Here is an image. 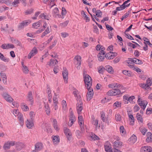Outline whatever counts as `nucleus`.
Masks as SVG:
<instances>
[{
  "mask_svg": "<svg viewBox=\"0 0 152 152\" xmlns=\"http://www.w3.org/2000/svg\"><path fill=\"white\" fill-rule=\"evenodd\" d=\"M77 110L78 116V123L80 126L81 131L83 132L84 131V121L83 117L80 115L81 113V111L83 109V104L82 99L81 96L79 95H77Z\"/></svg>",
  "mask_w": 152,
  "mask_h": 152,
  "instance_id": "nucleus-1",
  "label": "nucleus"
},
{
  "mask_svg": "<svg viewBox=\"0 0 152 152\" xmlns=\"http://www.w3.org/2000/svg\"><path fill=\"white\" fill-rule=\"evenodd\" d=\"M84 80L86 88H90L92 84V80L91 77L88 75H84Z\"/></svg>",
  "mask_w": 152,
  "mask_h": 152,
  "instance_id": "nucleus-2",
  "label": "nucleus"
},
{
  "mask_svg": "<svg viewBox=\"0 0 152 152\" xmlns=\"http://www.w3.org/2000/svg\"><path fill=\"white\" fill-rule=\"evenodd\" d=\"M122 93L120 89L116 88L110 90L107 93V95L108 96H111L119 95Z\"/></svg>",
  "mask_w": 152,
  "mask_h": 152,
  "instance_id": "nucleus-3",
  "label": "nucleus"
},
{
  "mask_svg": "<svg viewBox=\"0 0 152 152\" xmlns=\"http://www.w3.org/2000/svg\"><path fill=\"white\" fill-rule=\"evenodd\" d=\"M137 102L138 104L144 109L146 108L148 103L147 101L146 100H142L140 96H138Z\"/></svg>",
  "mask_w": 152,
  "mask_h": 152,
  "instance_id": "nucleus-4",
  "label": "nucleus"
},
{
  "mask_svg": "<svg viewBox=\"0 0 152 152\" xmlns=\"http://www.w3.org/2000/svg\"><path fill=\"white\" fill-rule=\"evenodd\" d=\"M88 90L87 94L86 95L87 100L90 101L93 97L94 93L93 88L91 87L90 88H86Z\"/></svg>",
  "mask_w": 152,
  "mask_h": 152,
  "instance_id": "nucleus-5",
  "label": "nucleus"
},
{
  "mask_svg": "<svg viewBox=\"0 0 152 152\" xmlns=\"http://www.w3.org/2000/svg\"><path fill=\"white\" fill-rule=\"evenodd\" d=\"M15 144V142L13 141H8L5 142L3 146L4 150H7L10 149V147L14 146Z\"/></svg>",
  "mask_w": 152,
  "mask_h": 152,
  "instance_id": "nucleus-6",
  "label": "nucleus"
},
{
  "mask_svg": "<svg viewBox=\"0 0 152 152\" xmlns=\"http://www.w3.org/2000/svg\"><path fill=\"white\" fill-rule=\"evenodd\" d=\"M64 131L67 139L68 140H70L72 137V134L70 130L67 128L64 127Z\"/></svg>",
  "mask_w": 152,
  "mask_h": 152,
  "instance_id": "nucleus-7",
  "label": "nucleus"
},
{
  "mask_svg": "<svg viewBox=\"0 0 152 152\" xmlns=\"http://www.w3.org/2000/svg\"><path fill=\"white\" fill-rule=\"evenodd\" d=\"M68 72L65 68H63L62 75L64 82L67 83L68 82Z\"/></svg>",
  "mask_w": 152,
  "mask_h": 152,
  "instance_id": "nucleus-8",
  "label": "nucleus"
},
{
  "mask_svg": "<svg viewBox=\"0 0 152 152\" xmlns=\"http://www.w3.org/2000/svg\"><path fill=\"white\" fill-rule=\"evenodd\" d=\"M152 148L149 146H142L140 149V152H152Z\"/></svg>",
  "mask_w": 152,
  "mask_h": 152,
  "instance_id": "nucleus-9",
  "label": "nucleus"
},
{
  "mask_svg": "<svg viewBox=\"0 0 152 152\" xmlns=\"http://www.w3.org/2000/svg\"><path fill=\"white\" fill-rule=\"evenodd\" d=\"M117 55V53H116L109 52L105 55V57L107 59H113Z\"/></svg>",
  "mask_w": 152,
  "mask_h": 152,
  "instance_id": "nucleus-10",
  "label": "nucleus"
},
{
  "mask_svg": "<svg viewBox=\"0 0 152 152\" xmlns=\"http://www.w3.org/2000/svg\"><path fill=\"white\" fill-rule=\"evenodd\" d=\"M104 148L106 152H113L112 149L111 145L108 141L106 142L105 143Z\"/></svg>",
  "mask_w": 152,
  "mask_h": 152,
  "instance_id": "nucleus-11",
  "label": "nucleus"
},
{
  "mask_svg": "<svg viewBox=\"0 0 152 152\" xmlns=\"http://www.w3.org/2000/svg\"><path fill=\"white\" fill-rule=\"evenodd\" d=\"M137 139V137L134 134H133L128 139V142L130 144H133L136 142Z\"/></svg>",
  "mask_w": 152,
  "mask_h": 152,
  "instance_id": "nucleus-12",
  "label": "nucleus"
},
{
  "mask_svg": "<svg viewBox=\"0 0 152 152\" xmlns=\"http://www.w3.org/2000/svg\"><path fill=\"white\" fill-rule=\"evenodd\" d=\"M57 63L58 61L56 60H54L53 59H51L50 62L48 63L46 66L47 67H48L49 66L53 67Z\"/></svg>",
  "mask_w": 152,
  "mask_h": 152,
  "instance_id": "nucleus-13",
  "label": "nucleus"
},
{
  "mask_svg": "<svg viewBox=\"0 0 152 152\" xmlns=\"http://www.w3.org/2000/svg\"><path fill=\"white\" fill-rule=\"evenodd\" d=\"M69 111H70V110ZM70 119L68 125L69 126H71L72 125L73 122L75 121V118L74 116L73 115L72 111H70Z\"/></svg>",
  "mask_w": 152,
  "mask_h": 152,
  "instance_id": "nucleus-14",
  "label": "nucleus"
},
{
  "mask_svg": "<svg viewBox=\"0 0 152 152\" xmlns=\"http://www.w3.org/2000/svg\"><path fill=\"white\" fill-rule=\"evenodd\" d=\"M53 126L54 129L56 131H58L60 130L59 127L58 126V123L55 119H52Z\"/></svg>",
  "mask_w": 152,
  "mask_h": 152,
  "instance_id": "nucleus-15",
  "label": "nucleus"
},
{
  "mask_svg": "<svg viewBox=\"0 0 152 152\" xmlns=\"http://www.w3.org/2000/svg\"><path fill=\"white\" fill-rule=\"evenodd\" d=\"M52 139L53 144L54 145H56L58 144L60 141V138L58 135L54 136H52Z\"/></svg>",
  "mask_w": 152,
  "mask_h": 152,
  "instance_id": "nucleus-16",
  "label": "nucleus"
},
{
  "mask_svg": "<svg viewBox=\"0 0 152 152\" xmlns=\"http://www.w3.org/2000/svg\"><path fill=\"white\" fill-rule=\"evenodd\" d=\"M37 52V50L36 48L34 47L31 51L28 56V58H31L33 56L35 55Z\"/></svg>",
  "mask_w": 152,
  "mask_h": 152,
  "instance_id": "nucleus-17",
  "label": "nucleus"
},
{
  "mask_svg": "<svg viewBox=\"0 0 152 152\" xmlns=\"http://www.w3.org/2000/svg\"><path fill=\"white\" fill-rule=\"evenodd\" d=\"M31 21L29 20H26L23 21L21 23L19 26V28L20 29H22L24 27L27 26L30 24Z\"/></svg>",
  "mask_w": 152,
  "mask_h": 152,
  "instance_id": "nucleus-18",
  "label": "nucleus"
},
{
  "mask_svg": "<svg viewBox=\"0 0 152 152\" xmlns=\"http://www.w3.org/2000/svg\"><path fill=\"white\" fill-rule=\"evenodd\" d=\"M104 51H100L98 55V58L99 61H102L104 59L105 56Z\"/></svg>",
  "mask_w": 152,
  "mask_h": 152,
  "instance_id": "nucleus-19",
  "label": "nucleus"
},
{
  "mask_svg": "<svg viewBox=\"0 0 152 152\" xmlns=\"http://www.w3.org/2000/svg\"><path fill=\"white\" fill-rule=\"evenodd\" d=\"M81 63V58L80 56H77V69H79L80 68Z\"/></svg>",
  "mask_w": 152,
  "mask_h": 152,
  "instance_id": "nucleus-20",
  "label": "nucleus"
},
{
  "mask_svg": "<svg viewBox=\"0 0 152 152\" xmlns=\"http://www.w3.org/2000/svg\"><path fill=\"white\" fill-rule=\"evenodd\" d=\"M27 99L28 101H29L31 102V104H33L34 100L32 94L31 92L29 91L27 95Z\"/></svg>",
  "mask_w": 152,
  "mask_h": 152,
  "instance_id": "nucleus-21",
  "label": "nucleus"
},
{
  "mask_svg": "<svg viewBox=\"0 0 152 152\" xmlns=\"http://www.w3.org/2000/svg\"><path fill=\"white\" fill-rule=\"evenodd\" d=\"M128 115L129 117V121H130V124L132 125H133L134 121V118L133 116L129 113H128Z\"/></svg>",
  "mask_w": 152,
  "mask_h": 152,
  "instance_id": "nucleus-22",
  "label": "nucleus"
},
{
  "mask_svg": "<svg viewBox=\"0 0 152 152\" xmlns=\"http://www.w3.org/2000/svg\"><path fill=\"white\" fill-rule=\"evenodd\" d=\"M139 85L141 87L146 90H151V88L147 85L146 83L145 84L144 83H141L139 84Z\"/></svg>",
  "mask_w": 152,
  "mask_h": 152,
  "instance_id": "nucleus-23",
  "label": "nucleus"
},
{
  "mask_svg": "<svg viewBox=\"0 0 152 152\" xmlns=\"http://www.w3.org/2000/svg\"><path fill=\"white\" fill-rule=\"evenodd\" d=\"M123 145V143L119 140H116L114 142L113 145L114 148H119Z\"/></svg>",
  "mask_w": 152,
  "mask_h": 152,
  "instance_id": "nucleus-24",
  "label": "nucleus"
},
{
  "mask_svg": "<svg viewBox=\"0 0 152 152\" xmlns=\"http://www.w3.org/2000/svg\"><path fill=\"white\" fill-rule=\"evenodd\" d=\"M26 126L29 129H31L34 126L33 121L28 119L26 122Z\"/></svg>",
  "mask_w": 152,
  "mask_h": 152,
  "instance_id": "nucleus-25",
  "label": "nucleus"
},
{
  "mask_svg": "<svg viewBox=\"0 0 152 152\" xmlns=\"http://www.w3.org/2000/svg\"><path fill=\"white\" fill-rule=\"evenodd\" d=\"M42 144L41 143H37L35 145V151H38L42 148Z\"/></svg>",
  "mask_w": 152,
  "mask_h": 152,
  "instance_id": "nucleus-26",
  "label": "nucleus"
},
{
  "mask_svg": "<svg viewBox=\"0 0 152 152\" xmlns=\"http://www.w3.org/2000/svg\"><path fill=\"white\" fill-rule=\"evenodd\" d=\"M3 96L4 98L8 102H11L13 100V99L7 94H4Z\"/></svg>",
  "mask_w": 152,
  "mask_h": 152,
  "instance_id": "nucleus-27",
  "label": "nucleus"
},
{
  "mask_svg": "<svg viewBox=\"0 0 152 152\" xmlns=\"http://www.w3.org/2000/svg\"><path fill=\"white\" fill-rule=\"evenodd\" d=\"M147 138L146 141L147 142H149L152 141V134L151 132H148L146 135Z\"/></svg>",
  "mask_w": 152,
  "mask_h": 152,
  "instance_id": "nucleus-28",
  "label": "nucleus"
},
{
  "mask_svg": "<svg viewBox=\"0 0 152 152\" xmlns=\"http://www.w3.org/2000/svg\"><path fill=\"white\" fill-rule=\"evenodd\" d=\"M51 31V28L50 27L48 26V27H47V28L45 30V31L43 32L42 35H41V37H44L47 34H49L50 33Z\"/></svg>",
  "mask_w": 152,
  "mask_h": 152,
  "instance_id": "nucleus-29",
  "label": "nucleus"
},
{
  "mask_svg": "<svg viewBox=\"0 0 152 152\" xmlns=\"http://www.w3.org/2000/svg\"><path fill=\"white\" fill-rule=\"evenodd\" d=\"M89 139L91 141L98 140L99 137L95 134H91L89 137Z\"/></svg>",
  "mask_w": 152,
  "mask_h": 152,
  "instance_id": "nucleus-30",
  "label": "nucleus"
},
{
  "mask_svg": "<svg viewBox=\"0 0 152 152\" xmlns=\"http://www.w3.org/2000/svg\"><path fill=\"white\" fill-rule=\"evenodd\" d=\"M120 132L122 136H124L126 133L123 126H121L120 127Z\"/></svg>",
  "mask_w": 152,
  "mask_h": 152,
  "instance_id": "nucleus-31",
  "label": "nucleus"
},
{
  "mask_svg": "<svg viewBox=\"0 0 152 152\" xmlns=\"http://www.w3.org/2000/svg\"><path fill=\"white\" fill-rule=\"evenodd\" d=\"M139 130L143 135H145L146 132L148 130L147 129L142 126L140 127Z\"/></svg>",
  "mask_w": 152,
  "mask_h": 152,
  "instance_id": "nucleus-32",
  "label": "nucleus"
},
{
  "mask_svg": "<svg viewBox=\"0 0 152 152\" xmlns=\"http://www.w3.org/2000/svg\"><path fill=\"white\" fill-rule=\"evenodd\" d=\"M91 121L92 124L95 126L96 129H97L98 127V120L97 119H95L94 118H92Z\"/></svg>",
  "mask_w": 152,
  "mask_h": 152,
  "instance_id": "nucleus-33",
  "label": "nucleus"
},
{
  "mask_svg": "<svg viewBox=\"0 0 152 152\" xmlns=\"http://www.w3.org/2000/svg\"><path fill=\"white\" fill-rule=\"evenodd\" d=\"M39 18H42L48 20L49 17L48 15H47L46 13H43L41 14L39 16Z\"/></svg>",
  "mask_w": 152,
  "mask_h": 152,
  "instance_id": "nucleus-34",
  "label": "nucleus"
},
{
  "mask_svg": "<svg viewBox=\"0 0 152 152\" xmlns=\"http://www.w3.org/2000/svg\"><path fill=\"white\" fill-rule=\"evenodd\" d=\"M131 61L137 64H143V62L142 61L135 58H132L131 60Z\"/></svg>",
  "mask_w": 152,
  "mask_h": 152,
  "instance_id": "nucleus-35",
  "label": "nucleus"
},
{
  "mask_svg": "<svg viewBox=\"0 0 152 152\" xmlns=\"http://www.w3.org/2000/svg\"><path fill=\"white\" fill-rule=\"evenodd\" d=\"M121 106V102L116 101L113 105V107L114 109H116L118 107H120Z\"/></svg>",
  "mask_w": 152,
  "mask_h": 152,
  "instance_id": "nucleus-36",
  "label": "nucleus"
},
{
  "mask_svg": "<svg viewBox=\"0 0 152 152\" xmlns=\"http://www.w3.org/2000/svg\"><path fill=\"white\" fill-rule=\"evenodd\" d=\"M18 119L19 121L20 124L21 125H22L23 124V115L22 114H20L18 116Z\"/></svg>",
  "mask_w": 152,
  "mask_h": 152,
  "instance_id": "nucleus-37",
  "label": "nucleus"
},
{
  "mask_svg": "<svg viewBox=\"0 0 152 152\" xmlns=\"http://www.w3.org/2000/svg\"><path fill=\"white\" fill-rule=\"evenodd\" d=\"M22 69L23 72L25 74H27L29 70L28 67L24 65L23 62L22 63Z\"/></svg>",
  "mask_w": 152,
  "mask_h": 152,
  "instance_id": "nucleus-38",
  "label": "nucleus"
},
{
  "mask_svg": "<svg viewBox=\"0 0 152 152\" xmlns=\"http://www.w3.org/2000/svg\"><path fill=\"white\" fill-rule=\"evenodd\" d=\"M42 20H39L38 22L34 23L32 24V27L35 28H37L39 27L41 23Z\"/></svg>",
  "mask_w": 152,
  "mask_h": 152,
  "instance_id": "nucleus-39",
  "label": "nucleus"
},
{
  "mask_svg": "<svg viewBox=\"0 0 152 152\" xmlns=\"http://www.w3.org/2000/svg\"><path fill=\"white\" fill-rule=\"evenodd\" d=\"M21 107L23 111H27L29 110V108L28 106L24 103H22L21 105Z\"/></svg>",
  "mask_w": 152,
  "mask_h": 152,
  "instance_id": "nucleus-40",
  "label": "nucleus"
},
{
  "mask_svg": "<svg viewBox=\"0 0 152 152\" xmlns=\"http://www.w3.org/2000/svg\"><path fill=\"white\" fill-rule=\"evenodd\" d=\"M129 96L127 94L123 96V101L125 104H128Z\"/></svg>",
  "mask_w": 152,
  "mask_h": 152,
  "instance_id": "nucleus-41",
  "label": "nucleus"
},
{
  "mask_svg": "<svg viewBox=\"0 0 152 152\" xmlns=\"http://www.w3.org/2000/svg\"><path fill=\"white\" fill-rule=\"evenodd\" d=\"M24 144L22 142H18L16 145V147L18 150H21L24 147Z\"/></svg>",
  "mask_w": 152,
  "mask_h": 152,
  "instance_id": "nucleus-42",
  "label": "nucleus"
},
{
  "mask_svg": "<svg viewBox=\"0 0 152 152\" xmlns=\"http://www.w3.org/2000/svg\"><path fill=\"white\" fill-rule=\"evenodd\" d=\"M59 10L57 8H55L53 11V15L55 17H56L58 15Z\"/></svg>",
  "mask_w": 152,
  "mask_h": 152,
  "instance_id": "nucleus-43",
  "label": "nucleus"
},
{
  "mask_svg": "<svg viewBox=\"0 0 152 152\" xmlns=\"http://www.w3.org/2000/svg\"><path fill=\"white\" fill-rule=\"evenodd\" d=\"M118 83H112L109 84L108 87L110 88H117Z\"/></svg>",
  "mask_w": 152,
  "mask_h": 152,
  "instance_id": "nucleus-44",
  "label": "nucleus"
},
{
  "mask_svg": "<svg viewBox=\"0 0 152 152\" xmlns=\"http://www.w3.org/2000/svg\"><path fill=\"white\" fill-rule=\"evenodd\" d=\"M105 69L108 72L112 73L113 72L112 67L109 65H107L105 67Z\"/></svg>",
  "mask_w": 152,
  "mask_h": 152,
  "instance_id": "nucleus-45",
  "label": "nucleus"
},
{
  "mask_svg": "<svg viewBox=\"0 0 152 152\" xmlns=\"http://www.w3.org/2000/svg\"><path fill=\"white\" fill-rule=\"evenodd\" d=\"M96 49L97 50L101 51H104L105 48L101 45H98L96 47Z\"/></svg>",
  "mask_w": 152,
  "mask_h": 152,
  "instance_id": "nucleus-46",
  "label": "nucleus"
},
{
  "mask_svg": "<svg viewBox=\"0 0 152 152\" xmlns=\"http://www.w3.org/2000/svg\"><path fill=\"white\" fill-rule=\"evenodd\" d=\"M0 58L1 60L5 62H8L9 61V58L5 57L1 53H0Z\"/></svg>",
  "mask_w": 152,
  "mask_h": 152,
  "instance_id": "nucleus-47",
  "label": "nucleus"
},
{
  "mask_svg": "<svg viewBox=\"0 0 152 152\" xmlns=\"http://www.w3.org/2000/svg\"><path fill=\"white\" fill-rule=\"evenodd\" d=\"M131 0H127L126 1H125L124 3L122 4L123 6V7L125 9L127 7H128L130 5V2Z\"/></svg>",
  "mask_w": 152,
  "mask_h": 152,
  "instance_id": "nucleus-48",
  "label": "nucleus"
},
{
  "mask_svg": "<svg viewBox=\"0 0 152 152\" xmlns=\"http://www.w3.org/2000/svg\"><path fill=\"white\" fill-rule=\"evenodd\" d=\"M61 104L62 105V108L63 110H66L67 109V104L66 101L63 100L62 101Z\"/></svg>",
  "mask_w": 152,
  "mask_h": 152,
  "instance_id": "nucleus-49",
  "label": "nucleus"
},
{
  "mask_svg": "<svg viewBox=\"0 0 152 152\" xmlns=\"http://www.w3.org/2000/svg\"><path fill=\"white\" fill-rule=\"evenodd\" d=\"M35 113L34 112L31 111L29 113L30 119H29L33 121L34 118Z\"/></svg>",
  "mask_w": 152,
  "mask_h": 152,
  "instance_id": "nucleus-50",
  "label": "nucleus"
},
{
  "mask_svg": "<svg viewBox=\"0 0 152 152\" xmlns=\"http://www.w3.org/2000/svg\"><path fill=\"white\" fill-rule=\"evenodd\" d=\"M136 117L137 120L138 121H140L141 123H142L143 122V119L142 117V116L139 113H137L136 115Z\"/></svg>",
  "mask_w": 152,
  "mask_h": 152,
  "instance_id": "nucleus-51",
  "label": "nucleus"
},
{
  "mask_svg": "<svg viewBox=\"0 0 152 152\" xmlns=\"http://www.w3.org/2000/svg\"><path fill=\"white\" fill-rule=\"evenodd\" d=\"M135 99V97L133 96H129L128 103L130 102L131 104H134V102L133 101V99Z\"/></svg>",
  "mask_w": 152,
  "mask_h": 152,
  "instance_id": "nucleus-52",
  "label": "nucleus"
},
{
  "mask_svg": "<svg viewBox=\"0 0 152 152\" xmlns=\"http://www.w3.org/2000/svg\"><path fill=\"white\" fill-rule=\"evenodd\" d=\"M12 113L15 116H18L21 113H20L19 111V110L18 109L17 110H13L12 111Z\"/></svg>",
  "mask_w": 152,
  "mask_h": 152,
  "instance_id": "nucleus-53",
  "label": "nucleus"
},
{
  "mask_svg": "<svg viewBox=\"0 0 152 152\" xmlns=\"http://www.w3.org/2000/svg\"><path fill=\"white\" fill-rule=\"evenodd\" d=\"M0 3L2 4H5L7 5H9L10 3L9 0H0Z\"/></svg>",
  "mask_w": 152,
  "mask_h": 152,
  "instance_id": "nucleus-54",
  "label": "nucleus"
},
{
  "mask_svg": "<svg viewBox=\"0 0 152 152\" xmlns=\"http://www.w3.org/2000/svg\"><path fill=\"white\" fill-rule=\"evenodd\" d=\"M104 69L103 66H99L98 68V72L100 73H103Z\"/></svg>",
  "mask_w": 152,
  "mask_h": 152,
  "instance_id": "nucleus-55",
  "label": "nucleus"
},
{
  "mask_svg": "<svg viewBox=\"0 0 152 152\" xmlns=\"http://www.w3.org/2000/svg\"><path fill=\"white\" fill-rule=\"evenodd\" d=\"M45 110L46 112V113L47 115L49 114L50 112V110L49 107L48 105H45Z\"/></svg>",
  "mask_w": 152,
  "mask_h": 152,
  "instance_id": "nucleus-56",
  "label": "nucleus"
},
{
  "mask_svg": "<svg viewBox=\"0 0 152 152\" xmlns=\"http://www.w3.org/2000/svg\"><path fill=\"white\" fill-rule=\"evenodd\" d=\"M146 83L149 86H150L152 84V79L150 78H148L146 81Z\"/></svg>",
  "mask_w": 152,
  "mask_h": 152,
  "instance_id": "nucleus-57",
  "label": "nucleus"
},
{
  "mask_svg": "<svg viewBox=\"0 0 152 152\" xmlns=\"http://www.w3.org/2000/svg\"><path fill=\"white\" fill-rule=\"evenodd\" d=\"M20 0H15L12 2V4L15 7H18L17 4H19L20 2Z\"/></svg>",
  "mask_w": 152,
  "mask_h": 152,
  "instance_id": "nucleus-58",
  "label": "nucleus"
},
{
  "mask_svg": "<svg viewBox=\"0 0 152 152\" xmlns=\"http://www.w3.org/2000/svg\"><path fill=\"white\" fill-rule=\"evenodd\" d=\"M115 118L117 121H120L121 120V117L119 114L115 115Z\"/></svg>",
  "mask_w": 152,
  "mask_h": 152,
  "instance_id": "nucleus-59",
  "label": "nucleus"
},
{
  "mask_svg": "<svg viewBox=\"0 0 152 152\" xmlns=\"http://www.w3.org/2000/svg\"><path fill=\"white\" fill-rule=\"evenodd\" d=\"M129 15V12H127L121 18V21H122L124 19H126L127 18Z\"/></svg>",
  "mask_w": 152,
  "mask_h": 152,
  "instance_id": "nucleus-60",
  "label": "nucleus"
},
{
  "mask_svg": "<svg viewBox=\"0 0 152 152\" xmlns=\"http://www.w3.org/2000/svg\"><path fill=\"white\" fill-rule=\"evenodd\" d=\"M96 15L98 17H101L102 15V12L99 10H97L96 12Z\"/></svg>",
  "mask_w": 152,
  "mask_h": 152,
  "instance_id": "nucleus-61",
  "label": "nucleus"
},
{
  "mask_svg": "<svg viewBox=\"0 0 152 152\" xmlns=\"http://www.w3.org/2000/svg\"><path fill=\"white\" fill-rule=\"evenodd\" d=\"M69 23L68 21H66L63 23H61L60 25L62 27H64L66 26Z\"/></svg>",
  "mask_w": 152,
  "mask_h": 152,
  "instance_id": "nucleus-62",
  "label": "nucleus"
},
{
  "mask_svg": "<svg viewBox=\"0 0 152 152\" xmlns=\"http://www.w3.org/2000/svg\"><path fill=\"white\" fill-rule=\"evenodd\" d=\"M33 12V10L32 9L27 10L25 12V14L26 15L30 14Z\"/></svg>",
  "mask_w": 152,
  "mask_h": 152,
  "instance_id": "nucleus-63",
  "label": "nucleus"
},
{
  "mask_svg": "<svg viewBox=\"0 0 152 152\" xmlns=\"http://www.w3.org/2000/svg\"><path fill=\"white\" fill-rule=\"evenodd\" d=\"M61 36L63 38H65L69 36V34L66 32H62L61 33Z\"/></svg>",
  "mask_w": 152,
  "mask_h": 152,
  "instance_id": "nucleus-64",
  "label": "nucleus"
}]
</instances>
